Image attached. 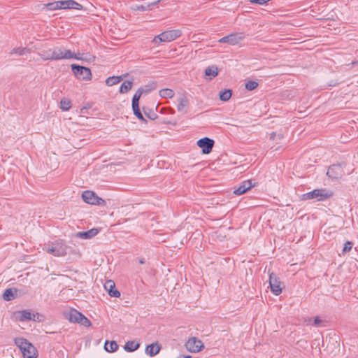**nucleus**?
<instances>
[{
    "label": "nucleus",
    "mask_w": 358,
    "mask_h": 358,
    "mask_svg": "<svg viewBox=\"0 0 358 358\" xmlns=\"http://www.w3.org/2000/svg\"><path fill=\"white\" fill-rule=\"evenodd\" d=\"M185 347L189 352L196 353L200 352L204 348V345L201 340L192 337L187 341Z\"/></svg>",
    "instance_id": "obj_11"
},
{
    "label": "nucleus",
    "mask_w": 358,
    "mask_h": 358,
    "mask_svg": "<svg viewBox=\"0 0 358 358\" xmlns=\"http://www.w3.org/2000/svg\"><path fill=\"white\" fill-rule=\"evenodd\" d=\"M71 69L76 77L82 80H90L92 78L91 71L89 68L72 64Z\"/></svg>",
    "instance_id": "obj_7"
},
{
    "label": "nucleus",
    "mask_w": 358,
    "mask_h": 358,
    "mask_svg": "<svg viewBox=\"0 0 358 358\" xmlns=\"http://www.w3.org/2000/svg\"><path fill=\"white\" fill-rule=\"evenodd\" d=\"M140 263H141V264H143V263H144V261H143V260H140Z\"/></svg>",
    "instance_id": "obj_41"
},
{
    "label": "nucleus",
    "mask_w": 358,
    "mask_h": 358,
    "mask_svg": "<svg viewBox=\"0 0 358 358\" xmlns=\"http://www.w3.org/2000/svg\"><path fill=\"white\" fill-rule=\"evenodd\" d=\"M328 197L327 194L322 189H315L312 192L303 194L302 195L303 200H310L316 199L317 201H322Z\"/></svg>",
    "instance_id": "obj_13"
},
{
    "label": "nucleus",
    "mask_w": 358,
    "mask_h": 358,
    "mask_svg": "<svg viewBox=\"0 0 358 358\" xmlns=\"http://www.w3.org/2000/svg\"><path fill=\"white\" fill-rule=\"evenodd\" d=\"M118 345L115 341H106L104 345V349L109 352H113L117 350Z\"/></svg>",
    "instance_id": "obj_24"
},
{
    "label": "nucleus",
    "mask_w": 358,
    "mask_h": 358,
    "mask_svg": "<svg viewBox=\"0 0 358 358\" xmlns=\"http://www.w3.org/2000/svg\"><path fill=\"white\" fill-rule=\"evenodd\" d=\"M159 94L164 99H171L174 96L175 92L173 90L169 88L162 89L159 92Z\"/></svg>",
    "instance_id": "obj_22"
},
{
    "label": "nucleus",
    "mask_w": 358,
    "mask_h": 358,
    "mask_svg": "<svg viewBox=\"0 0 358 358\" xmlns=\"http://www.w3.org/2000/svg\"><path fill=\"white\" fill-rule=\"evenodd\" d=\"M67 245L62 241H57L45 248V251L55 257L64 256L67 252Z\"/></svg>",
    "instance_id": "obj_3"
},
{
    "label": "nucleus",
    "mask_w": 358,
    "mask_h": 358,
    "mask_svg": "<svg viewBox=\"0 0 358 358\" xmlns=\"http://www.w3.org/2000/svg\"><path fill=\"white\" fill-rule=\"evenodd\" d=\"M275 136H276V134H275V132H272V133L271 134V136H270V138H271V139H274V138H275Z\"/></svg>",
    "instance_id": "obj_39"
},
{
    "label": "nucleus",
    "mask_w": 358,
    "mask_h": 358,
    "mask_svg": "<svg viewBox=\"0 0 358 358\" xmlns=\"http://www.w3.org/2000/svg\"><path fill=\"white\" fill-rule=\"evenodd\" d=\"M26 52V49L25 48H14L10 54L13 55V54H17L18 55H24Z\"/></svg>",
    "instance_id": "obj_34"
},
{
    "label": "nucleus",
    "mask_w": 358,
    "mask_h": 358,
    "mask_svg": "<svg viewBox=\"0 0 358 358\" xmlns=\"http://www.w3.org/2000/svg\"><path fill=\"white\" fill-rule=\"evenodd\" d=\"M196 144L199 148L202 149L203 154H208L210 152L214 145V141L209 138L205 137L199 139Z\"/></svg>",
    "instance_id": "obj_14"
},
{
    "label": "nucleus",
    "mask_w": 358,
    "mask_h": 358,
    "mask_svg": "<svg viewBox=\"0 0 358 358\" xmlns=\"http://www.w3.org/2000/svg\"><path fill=\"white\" fill-rule=\"evenodd\" d=\"M258 83L254 80H249L245 83V88L249 91L256 89Z\"/></svg>",
    "instance_id": "obj_32"
},
{
    "label": "nucleus",
    "mask_w": 358,
    "mask_h": 358,
    "mask_svg": "<svg viewBox=\"0 0 358 358\" xmlns=\"http://www.w3.org/2000/svg\"><path fill=\"white\" fill-rule=\"evenodd\" d=\"M178 106L177 109L180 112H182L184 113H187V108L189 106V99L186 96H182L178 99Z\"/></svg>",
    "instance_id": "obj_18"
},
{
    "label": "nucleus",
    "mask_w": 358,
    "mask_h": 358,
    "mask_svg": "<svg viewBox=\"0 0 358 358\" xmlns=\"http://www.w3.org/2000/svg\"><path fill=\"white\" fill-rule=\"evenodd\" d=\"M80 319V320L79 322V324L85 327H90L92 325L91 322L85 315H83Z\"/></svg>",
    "instance_id": "obj_33"
},
{
    "label": "nucleus",
    "mask_w": 358,
    "mask_h": 358,
    "mask_svg": "<svg viewBox=\"0 0 358 358\" xmlns=\"http://www.w3.org/2000/svg\"><path fill=\"white\" fill-rule=\"evenodd\" d=\"M71 107V103L70 100L67 99H62L60 101V108L64 111H67Z\"/></svg>",
    "instance_id": "obj_27"
},
{
    "label": "nucleus",
    "mask_w": 358,
    "mask_h": 358,
    "mask_svg": "<svg viewBox=\"0 0 358 358\" xmlns=\"http://www.w3.org/2000/svg\"><path fill=\"white\" fill-rule=\"evenodd\" d=\"M180 35L181 32L180 30H169L155 36L152 42L155 44H158L159 42H171L178 38Z\"/></svg>",
    "instance_id": "obj_4"
},
{
    "label": "nucleus",
    "mask_w": 358,
    "mask_h": 358,
    "mask_svg": "<svg viewBox=\"0 0 358 358\" xmlns=\"http://www.w3.org/2000/svg\"><path fill=\"white\" fill-rule=\"evenodd\" d=\"M82 198L83 201L89 204L103 206L106 205V201L101 198L99 197L94 192L87 190L83 192Z\"/></svg>",
    "instance_id": "obj_6"
},
{
    "label": "nucleus",
    "mask_w": 358,
    "mask_h": 358,
    "mask_svg": "<svg viewBox=\"0 0 358 358\" xmlns=\"http://www.w3.org/2000/svg\"><path fill=\"white\" fill-rule=\"evenodd\" d=\"M231 96V91L230 90H225L220 93V99L223 101H228Z\"/></svg>",
    "instance_id": "obj_29"
},
{
    "label": "nucleus",
    "mask_w": 358,
    "mask_h": 358,
    "mask_svg": "<svg viewBox=\"0 0 358 358\" xmlns=\"http://www.w3.org/2000/svg\"><path fill=\"white\" fill-rule=\"evenodd\" d=\"M158 2H159V1H157V2L152 3L151 4H149V5H148V6H143V5H141V6H133V7H132V9H133L134 10H141V11L148 10L150 8V6H152V5H155V4H157Z\"/></svg>",
    "instance_id": "obj_31"
},
{
    "label": "nucleus",
    "mask_w": 358,
    "mask_h": 358,
    "mask_svg": "<svg viewBox=\"0 0 358 358\" xmlns=\"http://www.w3.org/2000/svg\"><path fill=\"white\" fill-rule=\"evenodd\" d=\"M3 298L4 300H6L7 301L13 299L14 294H13L12 289H6L3 294Z\"/></svg>",
    "instance_id": "obj_30"
},
{
    "label": "nucleus",
    "mask_w": 358,
    "mask_h": 358,
    "mask_svg": "<svg viewBox=\"0 0 358 358\" xmlns=\"http://www.w3.org/2000/svg\"><path fill=\"white\" fill-rule=\"evenodd\" d=\"M271 0H250V2L252 4L264 5Z\"/></svg>",
    "instance_id": "obj_36"
},
{
    "label": "nucleus",
    "mask_w": 358,
    "mask_h": 358,
    "mask_svg": "<svg viewBox=\"0 0 358 358\" xmlns=\"http://www.w3.org/2000/svg\"><path fill=\"white\" fill-rule=\"evenodd\" d=\"M322 320L319 317H316L314 320V324L318 326L322 323Z\"/></svg>",
    "instance_id": "obj_37"
},
{
    "label": "nucleus",
    "mask_w": 358,
    "mask_h": 358,
    "mask_svg": "<svg viewBox=\"0 0 358 358\" xmlns=\"http://www.w3.org/2000/svg\"><path fill=\"white\" fill-rule=\"evenodd\" d=\"M148 91L149 90H145L143 87H141L136 91L132 99V109L134 113L139 120L143 121H145V120L143 118V116L140 111L138 103L142 94L144 92H148Z\"/></svg>",
    "instance_id": "obj_8"
},
{
    "label": "nucleus",
    "mask_w": 358,
    "mask_h": 358,
    "mask_svg": "<svg viewBox=\"0 0 358 358\" xmlns=\"http://www.w3.org/2000/svg\"><path fill=\"white\" fill-rule=\"evenodd\" d=\"M83 314L76 310H71L68 314L69 320L72 322L79 323Z\"/></svg>",
    "instance_id": "obj_21"
},
{
    "label": "nucleus",
    "mask_w": 358,
    "mask_h": 358,
    "mask_svg": "<svg viewBox=\"0 0 358 358\" xmlns=\"http://www.w3.org/2000/svg\"><path fill=\"white\" fill-rule=\"evenodd\" d=\"M15 344L20 348L24 358H36V348L27 340L19 337L14 340Z\"/></svg>",
    "instance_id": "obj_2"
},
{
    "label": "nucleus",
    "mask_w": 358,
    "mask_h": 358,
    "mask_svg": "<svg viewBox=\"0 0 358 358\" xmlns=\"http://www.w3.org/2000/svg\"><path fill=\"white\" fill-rule=\"evenodd\" d=\"M340 169H341L340 166H338V165H332L331 166H330L329 168L327 174L329 177H331V178H338V175H335L334 172H336L337 170H340Z\"/></svg>",
    "instance_id": "obj_28"
},
{
    "label": "nucleus",
    "mask_w": 358,
    "mask_h": 358,
    "mask_svg": "<svg viewBox=\"0 0 358 358\" xmlns=\"http://www.w3.org/2000/svg\"><path fill=\"white\" fill-rule=\"evenodd\" d=\"M269 285L271 290L276 296H278L282 292L281 282L278 277L273 273H269Z\"/></svg>",
    "instance_id": "obj_12"
},
{
    "label": "nucleus",
    "mask_w": 358,
    "mask_h": 358,
    "mask_svg": "<svg viewBox=\"0 0 358 358\" xmlns=\"http://www.w3.org/2000/svg\"><path fill=\"white\" fill-rule=\"evenodd\" d=\"M139 343L135 341H128L126 343L124 348L127 352H133L139 348Z\"/></svg>",
    "instance_id": "obj_23"
},
{
    "label": "nucleus",
    "mask_w": 358,
    "mask_h": 358,
    "mask_svg": "<svg viewBox=\"0 0 358 358\" xmlns=\"http://www.w3.org/2000/svg\"><path fill=\"white\" fill-rule=\"evenodd\" d=\"M49 6L52 9L73 8L80 10L82 8V6L73 0L56 1L55 3H50Z\"/></svg>",
    "instance_id": "obj_9"
},
{
    "label": "nucleus",
    "mask_w": 358,
    "mask_h": 358,
    "mask_svg": "<svg viewBox=\"0 0 358 358\" xmlns=\"http://www.w3.org/2000/svg\"><path fill=\"white\" fill-rule=\"evenodd\" d=\"M245 38L242 33H234L221 38L218 40L219 43H228L231 45H236L240 43Z\"/></svg>",
    "instance_id": "obj_10"
},
{
    "label": "nucleus",
    "mask_w": 358,
    "mask_h": 358,
    "mask_svg": "<svg viewBox=\"0 0 358 358\" xmlns=\"http://www.w3.org/2000/svg\"><path fill=\"white\" fill-rule=\"evenodd\" d=\"M352 243L350 241H347L343 247V252H350L352 250Z\"/></svg>",
    "instance_id": "obj_35"
},
{
    "label": "nucleus",
    "mask_w": 358,
    "mask_h": 358,
    "mask_svg": "<svg viewBox=\"0 0 358 358\" xmlns=\"http://www.w3.org/2000/svg\"><path fill=\"white\" fill-rule=\"evenodd\" d=\"M115 282L111 280H108L104 283V288L108 291V294L112 297L117 298L120 297V292L115 289Z\"/></svg>",
    "instance_id": "obj_16"
},
{
    "label": "nucleus",
    "mask_w": 358,
    "mask_h": 358,
    "mask_svg": "<svg viewBox=\"0 0 358 358\" xmlns=\"http://www.w3.org/2000/svg\"><path fill=\"white\" fill-rule=\"evenodd\" d=\"M255 183L251 180L243 181L240 186L234 190V194L237 195H241L245 193L248 190L250 189L255 186Z\"/></svg>",
    "instance_id": "obj_15"
},
{
    "label": "nucleus",
    "mask_w": 358,
    "mask_h": 358,
    "mask_svg": "<svg viewBox=\"0 0 358 358\" xmlns=\"http://www.w3.org/2000/svg\"><path fill=\"white\" fill-rule=\"evenodd\" d=\"M160 346L157 343H152L145 348V353L150 357H153L159 352Z\"/></svg>",
    "instance_id": "obj_20"
},
{
    "label": "nucleus",
    "mask_w": 358,
    "mask_h": 358,
    "mask_svg": "<svg viewBox=\"0 0 358 358\" xmlns=\"http://www.w3.org/2000/svg\"><path fill=\"white\" fill-rule=\"evenodd\" d=\"M218 73L219 70L216 66H210L205 70L206 79L211 80L218 75Z\"/></svg>",
    "instance_id": "obj_19"
},
{
    "label": "nucleus",
    "mask_w": 358,
    "mask_h": 358,
    "mask_svg": "<svg viewBox=\"0 0 358 358\" xmlns=\"http://www.w3.org/2000/svg\"><path fill=\"white\" fill-rule=\"evenodd\" d=\"M278 138H282V135H280V134H279V135H278Z\"/></svg>",
    "instance_id": "obj_40"
},
{
    "label": "nucleus",
    "mask_w": 358,
    "mask_h": 358,
    "mask_svg": "<svg viewBox=\"0 0 358 358\" xmlns=\"http://www.w3.org/2000/svg\"><path fill=\"white\" fill-rule=\"evenodd\" d=\"M133 83L130 80H127L124 82L120 88V92L121 94H124L128 92L132 87Z\"/></svg>",
    "instance_id": "obj_26"
},
{
    "label": "nucleus",
    "mask_w": 358,
    "mask_h": 358,
    "mask_svg": "<svg viewBox=\"0 0 358 358\" xmlns=\"http://www.w3.org/2000/svg\"><path fill=\"white\" fill-rule=\"evenodd\" d=\"M122 79V76H111L106 80V84L108 86H113L119 83Z\"/></svg>",
    "instance_id": "obj_25"
},
{
    "label": "nucleus",
    "mask_w": 358,
    "mask_h": 358,
    "mask_svg": "<svg viewBox=\"0 0 358 358\" xmlns=\"http://www.w3.org/2000/svg\"><path fill=\"white\" fill-rule=\"evenodd\" d=\"M82 55L75 53L70 50L62 47H55L52 49L43 50L39 56L43 60H60V59H81Z\"/></svg>",
    "instance_id": "obj_1"
},
{
    "label": "nucleus",
    "mask_w": 358,
    "mask_h": 358,
    "mask_svg": "<svg viewBox=\"0 0 358 358\" xmlns=\"http://www.w3.org/2000/svg\"><path fill=\"white\" fill-rule=\"evenodd\" d=\"M13 318L15 320L19 322H24L27 320L41 321L39 314L33 313L29 310L15 311L13 313Z\"/></svg>",
    "instance_id": "obj_5"
},
{
    "label": "nucleus",
    "mask_w": 358,
    "mask_h": 358,
    "mask_svg": "<svg viewBox=\"0 0 358 358\" xmlns=\"http://www.w3.org/2000/svg\"><path fill=\"white\" fill-rule=\"evenodd\" d=\"M191 357L189 355H180L178 357V358H190Z\"/></svg>",
    "instance_id": "obj_38"
},
{
    "label": "nucleus",
    "mask_w": 358,
    "mask_h": 358,
    "mask_svg": "<svg viewBox=\"0 0 358 358\" xmlns=\"http://www.w3.org/2000/svg\"><path fill=\"white\" fill-rule=\"evenodd\" d=\"M99 231L97 229H92L87 231H80L75 234V236L81 239H90L97 235Z\"/></svg>",
    "instance_id": "obj_17"
}]
</instances>
